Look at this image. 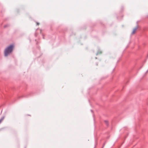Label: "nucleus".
Here are the masks:
<instances>
[{
	"label": "nucleus",
	"instance_id": "nucleus-1",
	"mask_svg": "<svg viewBox=\"0 0 148 148\" xmlns=\"http://www.w3.org/2000/svg\"><path fill=\"white\" fill-rule=\"evenodd\" d=\"M14 47V45H11L7 47L4 51V55L7 56L10 53L13 51Z\"/></svg>",
	"mask_w": 148,
	"mask_h": 148
},
{
	"label": "nucleus",
	"instance_id": "nucleus-2",
	"mask_svg": "<svg viewBox=\"0 0 148 148\" xmlns=\"http://www.w3.org/2000/svg\"><path fill=\"white\" fill-rule=\"evenodd\" d=\"M137 29H138V27H136V28H134L133 30V31L132 32V34H135V32H136Z\"/></svg>",
	"mask_w": 148,
	"mask_h": 148
},
{
	"label": "nucleus",
	"instance_id": "nucleus-3",
	"mask_svg": "<svg viewBox=\"0 0 148 148\" xmlns=\"http://www.w3.org/2000/svg\"><path fill=\"white\" fill-rule=\"evenodd\" d=\"M4 119V117H3L0 119V124L2 122Z\"/></svg>",
	"mask_w": 148,
	"mask_h": 148
},
{
	"label": "nucleus",
	"instance_id": "nucleus-4",
	"mask_svg": "<svg viewBox=\"0 0 148 148\" xmlns=\"http://www.w3.org/2000/svg\"><path fill=\"white\" fill-rule=\"evenodd\" d=\"M102 53V52L101 51H98L97 53V55L101 54Z\"/></svg>",
	"mask_w": 148,
	"mask_h": 148
},
{
	"label": "nucleus",
	"instance_id": "nucleus-5",
	"mask_svg": "<svg viewBox=\"0 0 148 148\" xmlns=\"http://www.w3.org/2000/svg\"><path fill=\"white\" fill-rule=\"evenodd\" d=\"M8 25H4V28H5V27H8Z\"/></svg>",
	"mask_w": 148,
	"mask_h": 148
},
{
	"label": "nucleus",
	"instance_id": "nucleus-6",
	"mask_svg": "<svg viewBox=\"0 0 148 148\" xmlns=\"http://www.w3.org/2000/svg\"><path fill=\"white\" fill-rule=\"evenodd\" d=\"M37 25H39V23H37Z\"/></svg>",
	"mask_w": 148,
	"mask_h": 148
}]
</instances>
